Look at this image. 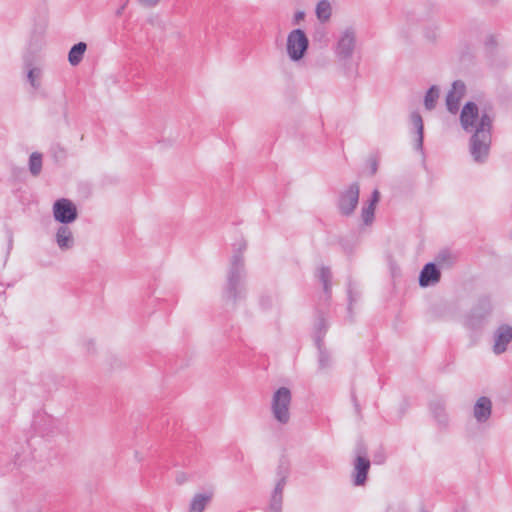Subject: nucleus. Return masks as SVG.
<instances>
[{
	"label": "nucleus",
	"mask_w": 512,
	"mask_h": 512,
	"mask_svg": "<svg viewBox=\"0 0 512 512\" xmlns=\"http://www.w3.org/2000/svg\"><path fill=\"white\" fill-rule=\"evenodd\" d=\"M291 391L287 387L278 388L271 400V412L274 419L280 424H287L290 420Z\"/></svg>",
	"instance_id": "obj_4"
},
{
	"label": "nucleus",
	"mask_w": 512,
	"mask_h": 512,
	"mask_svg": "<svg viewBox=\"0 0 512 512\" xmlns=\"http://www.w3.org/2000/svg\"><path fill=\"white\" fill-rule=\"evenodd\" d=\"M27 67L28 81L34 89H38L40 87V78L42 76V70L38 67H30V65H28Z\"/></svg>",
	"instance_id": "obj_27"
},
{
	"label": "nucleus",
	"mask_w": 512,
	"mask_h": 512,
	"mask_svg": "<svg viewBox=\"0 0 512 512\" xmlns=\"http://www.w3.org/2000/svg\"><path fill=\"white\" fill-rule=\"evenodd\" d=\"M287 482L275 480L270 493L269 504L265 512H282L283 491Z\"/></svg>",
	"instance_id": "obj_15"
},
{
	"label": "nucleus",
	"mask_w": 512,
	"mask_h": 512,
	"mask_svg": "<svg viewBox=\"0 0 512 512\" xmlns=\"http://www.w3.org/2000/svg\"><path fill=\"white\" fill-rule=\"evenodd\" d=\"M215 495L213 485H208L203 490L194 494V512H204Z\"/></svg>",
	"instance_id": "obj_17"
},
{
	"label": "nucleus",
	"mask_w": 512,
	"mask_h": 512,
	"mask_svg": "<svg viewBox=\"0 0 512 512\" xmlns=\"http://www.w3.org/2000/svg\"><path fill=\"white\" fill-rule=\"evenodd\" d=\"M462 129L471 133L469 152L475 163L487 161L492 141L493 117L486 111L479 112L474 102H467L460 113Z\"/></svg>",
	"instance_id": "obj_1"
},
{
	"label": "nucleus",
	"mask_w": 512,
	"mask_h": 512,
	"mask_svg": "<svg viewBox=\"0 0 512 512\" xmlns=\"http://www.w3.org/2000/svg\"><path fill=\"white\" fill-rule=\"evenodd\" d=\"M29 169L34 176L38 175L41 172L42 155L40 153L34 152L31 154L29 160Z\"/></svg>",
	"instance_id": "obj_28"
},
{
	"label": "nucleus",
	"mask_w": 512,
	"mask_h": 512,
	"mask_svg": "<svg viewBox=\"0 0 512 512\" xmlns=\"http://www.w3.org/2000/svg\"><path fill=\"white\" fill-rule=\"evenodd\" d=\"M318 278L323 285V290L326 295L330 294L331 291V270L329 267L321 266L318 270Z\"/></svg>",
	"instance_id": "obj_23"
},
{
	"label": "nucleus",
	"mask_w": 512,
	"mask_h": 512,
	"mask_svg": "<svg viewBox=\"0 0 512 512\" xmlns=\"http://www.w3.org/2000/svg\"><path fill=\"white\" fill-rule=\"evenodd\" d=\"M410 121L417 133L416 149L422 150L424 139V125L422 116L417 111H414L410 115Z\"/></svg>",
	"instance_id": "obj_19"
},
{
	"label": "nucleus",
	"mask_w": 512,
	"mask_h": 512,
	"mask_svg": "<svg viewBox=\"0 0 512 512\" xmlns=\"http://www.w3.org/2000/svg\"><path fill=\"white\" fill-rule=\"evenodd\" d=\"M87 45L84 42L75 44L69 51L68 61L72 66H77L83 59Z\"/></svg>",
	"instance_id": "obj_21"
},
{
	"label": "nucleus",
	"mask_w": 512,
	"mask_h": 512,
	"mask_svg": "<svg viewBox=\"0 0 512 512\" xmlns=\"http://www.w3.org/2000/svg\"><path fill=\"white\" fill-rule=\"evenodd\" d=\"M53 217L62 225L74 222L78 217L76 205L67 198H61L53 204Z\"/></svg>",
	"instance_id": "obj_7"
},
{
	"label": "nucleus",
	"mask_w": 512,
	"mask_h": 512,
	"mask_svg": "<svg viewBox=\"0 0 512 512\" xmlns=\"http://www.w3.org/2000/svg\"><path fill=\"white\" fill-rule=\"evenodd\" d=\"M318 349V365L319 369L326 370L329 369L332 365V359L330 354L325 349L324 344H321V347H317Z\"/></svg>",
	"instance_id": "obj_26"
},
{
	"label": "nucleus",
	"mask_w": 512,
	"mask_h": 512,
	"mask_svg": "<svg viewBox=\"0 0 512 512\" xmlns=\"http://www.w3.org/2000/svg\"><path fill=\"white\" fill-rule=\"evenodd\" d=\"M353 400H354L355 408H356V410L358 411V410H359V406H358V404L356 403V399L354 398Z\"/></svg>",
	"instance_id": "obj_38"
},
{
	"label": "nucleus",
	"mask_w": 512,
	"mask_h": 512,
	"mask_svg": "<svg viewBox=\"0 0 512 512\" xmlns=\"http://www.w3.org/2000/svg\"><path fill=\"white\" fill-rule=\"evenodd\" d=\"M492 414V401L486 396L479 397L473 406V416L478 424L486 423Z\"/></svg>",
	"instance_id": "obj_13"
},
{
	"label": "nucleus",
	"mask_w": 512,
	"mask_h": 512,
	"mask_svg": "<svg viewBox=\"0 0 512 512\" xmlns=\"http://www.w3.org/2000/svg\"><path fill=\"white\" fill-rule=\"evenodd\" d=\"M436 261L441 266H445V265L449 266V265H451L453 263L454 257H453V255L451 254L450 251L442 250L436 256Z\"/></svg>",
	"instance_id": "obj_29"
},
{
	"label": "nucleus",
	"mask_w": 512,
	"mask_h": 512,
	"mask_svg": "<svg viewBox=\"0 0 512 512\" xmlns=\"http://www.w3.org/2000/svg\"><path fill=\"white\" fill-rule=\"evenodd\" d=\"M246 249L243 239L233 244L234 254L231 257L226 281L222 288V300L227 308H235L246 298V271L242 252Z\"/></svg>",
	"instance_id": "obj_2"
},
{
	"label": "nucleus",
	"mask_w": 512,
	"mask_h": 512,
	"mask_svg": "<svg viewBox=\"0 0 512 512\" xmlns=\"http://www.w3.org/2000/svg\"><path fill=\"white\" fill-rule=\"evenodd\" d=\"M495 43L494 37L490 36L486 42L487 45H493Z\"/></svg>",
	"instance_id": "obj_36"
},
{
	"label": "nucleus",
	"mask_w": 512,
	"mask_h": 512,
	"mask_svg": "<svg viewBox=\"0 0 512 512\" xmlns=\"http://www.w3.org/2000/svg\"><path fill=\"white\" fill-rule=\"evenodd\" d=\"M511 341L512 327L507 324L500 325L494 333L493 352L497 355L504 353Z\"/></svg>",
	"instance_id": "obj_12"
},
{
	"label": "nucleus",
	"mask_w": 512,
	"mask_h": 512,
	"mask_svg": "<svg viewBox=\"0 0 512 512\" xmlns=\"http://www.w3.org/2000/svg\"><path fill=\"white\" fill-rule=\"evenodd\" d=\"M351 309H352V300L350 299V301H349V306H348V310H349V312L351 311Z\"/></svg>",
	"instance_id": "obj_37"
},
{
	"label": "nucleus",
	"mask_w": 512,
	"mask_h": 512,
	"mask_svg": "<svg viewBox=\"0 0 512 512\" xmlns=\"http://www.w3.org/2000/svg\"><path fill=\"white\" fill-rule=\"evenodd\" d=\"M174 481L177 485L186 484L189 481V475L183 471H176Z\"/></svg>",
	"instance_id": "obj_30"
},
{
	"label": "nucleus",
	"mask_w": 512,
	"mask_h": 512,
	"mask_svg": "<svg viewBox=\"0 0 512 512\" xmlns=\"http://www.w3.org/2000/svg\"><path fill=\"white\" fill-rule=\"evenodd\" d=\"M466 86L461 80H456L452 83V87L446 96L447 110L456 114L459 110L460 100L464 96Z\"/></svg>",
	"instance_id": "obj_11"
},
{
	"label": "nucleus",
	"mask_w": 512,
	"mask_h": 512,
	"mask_svg": "<svg viewBox=\"0 0 512 512\" xmlns=\"http://www.w3.org/2000/svg\"><path fill=\"white\" fill-rule=\"evenodd\" d=\"M162 0H139V5L147 10L157 7Z\"/></svg>",
	"instance_id": "obj_31"
},
{
	"label": "nucleus",
	"mask_w": 512,
	"mask_h": 512,
	"mask_svg": "<svg viewBox=\"0 0 512 512\" xmlns=\"http://www.w3.org/2000/svg\"><path fill=\"white\" fill-rule=\"evenodd\" d=\"M356 41V30L353 27H346L339 32L334 47L335 56L343 63L345 74L350 78L358 73V63L352 62Z\"/></svg>",
	"instance_id": "obj_3"
},
{
	"label": "nucleus",
	"mask_w": 512,
	"mask_h": 512,
	"mask_svg": "<svg viewBox=\"0 0 512 512\" xmlns=\"http://www.w3.org/2000/svg\"><path fill=\"white\" fill-rule=\"evenodd\" d=\"M371 467L370 460L365 456H357L353 462V471L351 474L354 486H364L367 481L368 472Z\"/></svg>",
	"instance_id": "obj_10"
},
{
	"label": "nucleus",
	"mask_w": 512,
	"mask_h": 512,
	"mask_svg": "<svg viewBox=\"0 0 512 512\" xmlns=\"http://www.w3.org/2000/svg\"><path fill=\"white\" fill-rule=\"evenodd\" d=\"M378 170V162L376 159H371L370 160V171H371V174L374 175Z\"/></svg>",
	"instance_id": "obj_33"
},
{
	"label": "nucleus",
	"mask_w": 512,
	"mask_h": 512,
	"mask_svg": "<svg viewBox=\"0 0 512 512\" xmlns=\"http://www.w3.org/2000/svg\"><path fill=\"white\" fill-rule=\"evenodd\" d=\"M290 475V464L286 459H281L275 472V480L287 482Z\"/></svg>",
	"instance_id": "obj_25"
},
{
	"label": "nucleus",
	"mask_w": 512,
	"mask_h": 512,
	"mask_svg": "<svg viewBox=\"0 0 512 512\" xmlns=\"http://www.w3.org/2000/svg\"><path fill=\"white\" fill-rule=\"evenodd\" d=\"M305 16V13L303 11H298L295 13L294 20L296 23H298L300 20H302Z\"/></svg>",
	"instance_id": "obj_34"
},
{
	"label": "nucleus",
	"mask_w": 512,
	"mask_h": 512,
	"mask_svg": "<svg viewBox=\"0 0 512 512\" xmlns=\"http://www.w3.org/2000/svg\"><path fill=\"white\" fill-rule=\"evenodd\" d=\"M57 246L62 251L70 250L74 247L75 238L72 229L67 225H61L55 233Z\"/></svg>",
	"instance_id": "obj_16"
},
{
	"label": "nucleus",
	"mask_w": 512,
	"mask_h": 512,
	"mask_svg": "<svg viewBox=\"0 0 512 512\" xmlns=\"http://www.w3.org/2000/svg\"><path fill=\"white\" fill-rule=\"evenodd\" d=\"M492 310L491 300L488 296L478 299L476 305L465 317V326L471 330L480 329Z\"/></svg>",
	"instance_id": "obj_6"
},
{
	"label": "nucleus",
	"mask_w": 512,
	"mask_h": 512,
	"mask_svg": "<svg viewBox=\"0 0 512 512\" xmlns=\"http://www.w3.org/2000/svg\"><path fill=\"white\" fill-rule=\"evenodd\" d=\"M328 330V323L323 315H319L313 327L314 342L317 347H321L324 336Z\"/></svg>",
	"instance_id": "obj_20"
},
{
	"label": "nucleus",
	"mask_w": 512,
	"mask_h": 512,
	"mask_svg": "<svg viewBox=\"0 0 512 512\" xmlns=\"http://www.w3.org/2000/svg\"><path fill=\"white\" fill-rule=\"evenodd\" d=\"M359 185L357 183L350 184L347 189L341 192L338 200V208L342 215H351L359 201Z\"/></svg>",
	"instance_id": "obj_8"
},
{
	"label": "nucleus",
	"mask_w": 512,
	"mask_h": 512,
	"mask_svg": "<svg viewBox=\"0 0 512 512\" xmlns=\"http://www.w3.org/2000/svg\"><path fill=\"white\" fill-rule=\"evenodd\" d=\"M273 299L270 296H262L260 299V305L263 309H267L272 305Z\"/></svg>",
	"instance_id": "obj_32"
},
{
	"label": "nucleus",
	"mask_w": 512,
	"mask_h": 512,
	"mask_svg": "<svg viewBox=\"0 0 512 512\" xmlns=\"http://www.w3.org/2000/svg\"><path fill=\"white\" fill-rule=\"evenodd\" d=\"M308 47L309 40L302 29L297 28L289 32L286 42V51L291 61L298 62L302 60Z\"/></svg>",
	"instance_id": "obj_5"
},
{
	"label": "nucleus",
	"mask_w": 512,
	"mask_h": 512,
	"mask_svg": "<svg viewBox=\"0 0 512 512\" xmlns=\"http://www.w3.org/2000/svg\"><path fill=\"white\" fill-rule=\"evenodd\" d=\"M425 36L430 40H434L436 38V33L435 31L430 32V30H427Z\"/></svg>",
	"instance_id": "obj_35"
},
{
	"label": "nucleus",
	"mask_w": 512,
	"mask_h": 512,
	"mask_svg": "<svg viewBox=\"0 0 512 512\" xmlns=\"http://www.w3.org/2000/svg\"><path fill=\"white\" fill-rule=\"evenodd\" d=\"M331 5L327 0H321L316 6V16L320 22H326L331 17Z\"/></svg>",
	"instance_id": "obj_24"
},
{
	"label": "nucleus",
	"mask_w": 512,
	"mask_h": 512,
	"mask_svg": "<svg viewBox=\"0 0 512 512\" xmlns=\"http://www.w3.org/2000/svg\"><path fill=\"white\" fill-rule=\"evenodd\" d=\"M380 199V193L375 189L366 205L363 206L361 211V218L365 225L372 224L375 215V206Z\"/></svg>",
	"instance_id": "obj_18"
},
{
	"label": "nucleus",
	"mask_w": 512,
	"mask_h": 512,
	"mask_svg": "<svg viewBox=\"0 0 512 512\" xmlns=\"http://www.w3.org/2000/svg\"><path fill=\"white\" fill-rule=\"evenodd\" d=\"M441 279V272L437 265L429 262L424 265L419 274V285L429 287L437 284Z\"/></svg>",
	"instance_id": "obj_14"
},
{
	"label": "nucleus",
	"mask_w": 512,
	"mask_h": 512,
	"mask_svg": "<svg viewBox=\"0 0 512 512\" xmlns=\"http://www.w3.org/2000/svg\"><path fill=\"white\" fill-rule=\"evenodd\" d=\"M440 96V89L436 85H432L424 96V106L427 110L431 111L436 107L437 101Z\"/></svg>",
	"instance_id": "obj_22"
},
{
	"label": "nucleus",
	"mask_w": 512,
	"mask_h": 512,
	"mask_svg": "<svg viewBox=\"0 0 512 512\" xmlns=\"http://www.w3.org/2000/svg\"><path fill=\"white\" fill-rule=\"evenodd\" d=\"M430 413L439 430H447L450 424L449 415L446 411V404L442 399H434L429 403Z\"/></svg>",
	"instance_id": "obj_9"
}]
</instances>
